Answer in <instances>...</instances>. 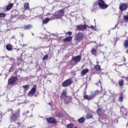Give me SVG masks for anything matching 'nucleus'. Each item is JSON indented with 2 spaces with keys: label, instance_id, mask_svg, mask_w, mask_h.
<instances>
[{
  "label": "nucleus",
  "instance_id": "nucleus-50",
  "mask_svg": "<svg viewBox=\"0 0 128 128\" xmlns=\"http://www.w3.org/2000/svg\"><path fill=\"white\" fill-rule=\"evenodd\" d=\"M48 104L50 105V103H49Z\"/></svg>",
  "mask_w": 128,
  "mask_h": 128
},
{
  "label": "nucleus",
  "instance_id": "nucleus-46",
  "mask_svg": "<svg viewBox=\"0 0 128 128\" xmlns=\"http://www.w3.org/2000/svg\"><path fill=\"white\" fill-rule=\"evenodd\" d=\"M2 58H4V56H2Z\"/></svg>",
  "mask_w": 128,
  "mask_h": 128
},
{
  "label": "nucleus",
  "instance_id": "nucleus-51",
  "mask_svg": "<svg viewBox=\"0 0 128 128\" xmlns=\"http://www.w3.org/2000/svg\"><path fill=\"white\" fill-rule=\"evenodd\" d=\"M6 58H8V56H6Z\"/></svg>",
  "mask_w": 128,
  "mask_h": 128
},
{
  "label": "nucleus",
  "instance_id": "nucleus-52",
  "mask_svg": "<svg viewBox=\"0 0 128 128\" xmlns=\"http://www.w3.org/2000/svg\"><path fill=\"white\" fill-rule=\"evenodd\" d=\"M2 113H1V114H0V116H2Z\"/></svg>",
  "mask_w": 128,
  "mask_h": 128
},
{
  "label": "nucleus",
  "instance_id": "nucleus-23",
  "mask_svg": "<svg viewBox=\"0 0 128 128\" xmlns=\"http://www.w3.org/2000/svg\"><path fill=\"white\" fill-rule=\"evenodd\" d=\"M96 114H98V116H100L102 114V109L100 108H98L97 110Z\"/></svg>",
  "mask_w": 128,
  "mask_h": 128
},
{
  "label": "nucleus",
  "instance_id": "nucleus-31",
  "mask_svg": "<svg viewBox=\"0 0 128 128\" xmlns=\"http://www.w3.org/2000/svg\"><path fill=\"white\" fill-rule=\"evenodd\" d=\"M6 48L8 50H12V47L10 46L9 45H7L6 46Z\"/></svg>",
  "mask_w": 128,
  "mask_h": 128
},
{
  "label": "nucleus",
  "instance_id": "nucleus-41",
  "mask_svg": "<svg viewBox=\"0 0 128 128\" xmlns=\"http://www.w3.org/2000/svg\"><path fill=\"white\" fill-rule=\"evenodd\" d=\"M17 124L18 126H20V122H18Z\"/></svg>",
  "mask_w": 128,
  "mask_h": 128
},
{
  "label": "nucleus",
  "instance_id": "nucleus-20",
  "mask_svg": "<svg viewBox=\"0 0 128 128\" xmlns=\"http://www.w3.org/2000/svg\"><path fill=\"white\" fill-rule=\"evenodd\" d=\"M124 80H120L118 82L119 86H123L124 84Z\"/></svg>",
  "mask_w": 128,
  "mask_h": 128
},
{
  "label": "nucleus",
  "instance_id": "nucleus-44",
  "mask_svg": "<svg viewBox=\"0 0 128 128\" xmlns=\"http://www.w3.org/2000/svg\"><path fill=\"white\" fill-rule=\"evenodd\" d=\"M126 54H128V49L127 50H126Z\"/></svg>",
  "mask_w": 128,
  "mask_h": 128
},
{
  "label": "nucleus",
  "instance_id": "nucleus-11",
  "mask_svg": "<svg viewBox=\"0 0 128 128\" xmlns=\"http://www.w3.org/2000/svg\"><path fill=\"white\" fill-rule=\"evenodd\" d=\"M67 94L68 92H66V90H64L61 94L62 98L63 100H66V98Z\"/></svg>",
  "mask_w": 128,
  "mask_h": 128
},
{
  "label": "nucleus",
  "instance_id": "nucleus-25",
  "mask_svg": "<svg viewBox=\"0 0 128 128\" xmlns=\"http://www.w3.org/2000/svg\"><path fill=\"white\" fill-rule=\"evenodd\" d=\"M22 87L24 88V90H28V88H30V85L28 84L24 85Z\"/></svg>",
  "mask_w": 128,
  "mask_h": 128
},
{
  "label": "nucleus",
  "instance_id": "nucleus-54",
  "mask_svg": "<svg viewBox=\"0 0 128 128\" xmlns=\"http://www.w3.org/2000/svg\"><path fill=\"white\" fill-rule=\"evenodd\" d=\"M23 114H24V113Z\"/></svg>",
  "mask_w": 128,
  "mask_h": 128
},
{
  "label": "nucleus",
  "instance_id": "nucleus-49",
  "mask_svg": "<svg viewBox=\"0 0 128 128\" xmlns=\"http://www.w3.org/2000/svg\"><path fill=\"white\" fill-rule=\"evenodd\" d=\"M32 35L34 36V33H32Z\"/></svg>",
  "mask_w": 128,
  "mask_h": 128
},
{
  "label": "nucleus",
  "instance_id": "nucleus-12",
  "mask_svg": "<svg viewBox=\"0 0 128 128\" xmlns=\"http://www.w3.org/2000/svg\"><path fill=\"white\" fill-rule=\"evenodd\" d=\"M84 100H90L94 98V96L92 95H84Z\"/></svg>",
  "mask_w": 128,
  "mask_h": 128
},
{
  "label": "nucleus",
  "instance_id": "nucleus-7",
  "mask_svg": "<svg viewBox=\"0 0 128 128\" xmlns=\"http://www.w3.org/2000/svg\"><path fill=\"white\" fill-rule=\"evenodd\" d=\"M128 6L126 4L122 3L120 5V10L124 12V10H126L128 9Z\"/></svg>",
  "mask_w": 128,
  "mask_h": 128
},
{
  "label": "nucleus",
  "instance_id": "nucleus-10",
  "mask_svg": "<svg viewBox=\"0 0 128 128\" xmlns=\"http://www.w3.org/2000/svg\"><path fill=\"white\" fill-rule=\"evenodd\" d=\"M46 120L49 124H56V120L54 118H48Z\"/></svg>",
  "mask_w": 128,
  "mask_h": 128
},
{
  "label": "nucleus",
  "instance_id": "nucleus-34",
  "mask_svg": "<svg viewBox=\"0 0 128 128\" xmlns=\"http://www.w3.org/2000/svg\"><path fill=\"white\" fill-rule=\"evenodd\" d=\"M118 102H122V100H124V98L122 96L119 97L118 98Z\"/></svg>",
  "mask_w": 128,
  "mask_h": 128
},
{
  "label": "nucleus",
  "instance_id": "nucleus-9",
  "mask_svg": "<svg viewBox=\"0 0 128 128\" xmlns=\"http://www.w3.org/2000/svg\"><path fill=\"white\" fill-rule=\"evenodd\" d=\"M80 59H81L80 56H73L72 58V60H74V62L75 64H78V62H80Z\"/></svg>",
  "mask_w": 128,
  "mask_h": 128
},
{
  "label": "nucleus",
  "instance_id": "nucleus-27",
  "mask_svg": "<svg viewBox=\"0 0 128 128\" xmlns=\"http://www.w3.org/2000/svg\"><path fill=\"white\" fill-rule=\"evenodd\" d=\"M124 48H128V40H125L124 43Z\"/></svg>",
  "mask_w": 128,
  "mask_h": 128
},
{
  "label": "nucleus",
  "instance_id": "nucleus-13",
  "mask_svg": "<svg viewBox=\"0 0 128 128\" xmlns=\"http://www.w3.org/2000/svg\"><path fill=\"white\" fill-rule=\"evenodd\" d=\"M120 112L123 116H128L126 110L124 107H122V108H120Z\"/></svg>",
  "mask_w": 128,
  "mask_h": 128
},
{
  "label": "nucleus",
  "instance_id": "nucleus-24",
  "mask_svg": "<svg viewBox=\"0 0 128 128\" xmlns=\"http://www.w3.org/2000/svg\"><path fill=\"white\" fill-rule=\"evenodd\" d=\"M91 52H92V54H94V56H96V49L92 48V50Z\"/></svg>",
  "mask_w": 128,
  "mask_h": 128
},
{
  "label": "nucleus",
  "instance_id": "nucleus-29",
  "mask_svg": "<svg viewBox=\"0 0 128 128\" xmlns=\"http://www.w3.org/2000/svg\"><path fill=\"white\" fill-rule=\"evenodd\" d=\"M86 118L88 120V118H92V115L90 114H88Z\"/></svg>",
  "mask_w": 128,
  "mask_h": 128
},
{
  "label": "nucleus",
  "instance_id": "nucleus-35",
  "mask_svg": "<svg viewBox=\"0 0 128 128\" xmlns=\"http://www.w3.org/2000/svg\"><path fill=\"white\" fill-rule=\"evenodd\" d=\"M48 55H45L44 56L42 60H48Z\"/></svg>",
  "mask_w": 128,
  "mask_h": 128
},
{
  "label": "nucleus",
  "instance_id": "nucleus-14",
  "mask_svg": "<svg viewBox=\"0 0 128 128\" xmlns=\"http://www.w3.org/2000/svg\"><path fill=\"white\" fill-rule=\"evenodd\" d=\"M86 25H80L77 26V30H84L86 28Z\"/></svg>",
  "mask_w": 128,
  "mask_h": 128
},
{
  "label": "nucleus",
  "instance_id": "nucleus-19",
  "mask_svg": "<svg viewBox=\"0 0 128 128\" xmlns=\"http://www.w3.org/2000/svg\"><path fill=\"white\" fill-rule=\"evenodd\" d=\"M88 72H89L88 69H84L81 72V74H82V76H84V74H88Z\"/></svg>",
  "mask_w": 128,
  "mask_h": 128
},
{
  "label": "nucleus",
  "instance_id": "nucleus-36",
  "mask_svg": "<svg viewBox=\"0 0 128 128\" xmlns=\"http://www.w3.org/2000/svg\"><path fill=\"white\" fill-rule=\"evenodd\" d=\"M96 86H100L102 88V83L100 82V80H99L98 82L96 83Z\"/></svg>",
  "mask_w": 128,
  "mask_h": 128
},
{
  "label": "nucleus",
  "instance_id": "nucleus-53",
  "mask_svg": "<svg viewBox=\"0 0 128 128\" xmlns=\"http://www.w3.org/2000/svg\"><path fill=\"white\" fill-rule=\"evenodd\" d=\"M116 82H114V84Z\"/></svg>",
  "mask_w": 128,
  "mask_h": 128
},
{
  "label": "nucleus",
  "instance_id": "nucleus-18",
  "mask_svg": "<svg viewBox=\"0 0 128 128\" xmlns=\"http://www.w3.org/2000/svg\"><path fill=\"white\" fill-rule=\"evenodd\" d=\"M78 122L79 124H84V122H86V118H84V117H82L78 119Z\"/></svg>",
  "mask_w": 128,
  "mask_h": 128
},
{
  "label": "nucleus",
  "instance_id": "nucleus-37",
  "mask_svg": "<svg viewBox=\"0 0 128 128\" xmlns=\"http://www.w3.org/2000/svg\"><path fill=\"white\" fill-rule=\"evenodd\" d=\"M124 20H128V15L124 16Z\"/></svg>",
  "mask_w": 128,
  "mask_h": 128
},
{
  "label": "nucleus",
  "instance_id": "nucleus-42",
  "mask_svg": "<svg viewBox=\"0 0 128 128\" xmlns=\"http://www.w3.org/2000/svg\"><path fill=\"white\" fill-rule=\"evenodd\" d=\"M116 28V25L115 26L114 28H112V30H114V28Z\"/></svg>",
  "mask_w": 128,
  "mask_h": 128
},
{
  "label": "nucleus",
  "instance_id": "nucleus-40",
  "mask_svg": "<svg viewBox=\"0 0 128 128\" xmlns=\"http://www.w3.org/2000/svg\"><path fill=\"white\" fill-rule=\"evenodd\" d=\"M90 28H92V30H94V26H90Z\"/></svg>",
  "mask_w": 128,
  "mask_h": 128
},
{
  "label": "nucleus",
  "instance_id": "nucleus-8",
  "mask_svg": "<svg viewBox=\"0 0 128 128\" xmlns=\"http://www.w3.org/2000/svg\"><path fill=\"white\" fill-rule=\"evenodd\" d=\"M82 36H84L82 33L78 32L76 34L74 38V40H82Z\"/></svg>",
  "mask_w": 128,
  "mask_h": 128
},
{
  "label": "nucleus",
  "instance_id": "nucleus-47",
  "mask_svg": "<svg viewBox=\"0 0 128 128\" xmlns=\"http://www.w3.org/2000/svg\"><path fill=\"white\" fill-rule=\"evenodd\" d=\"M10 111H12V110L10 109L9 110H8V112H10Z\"/></svg>",
  "mask_w": 128,
  "mask_h": 128
},
{
  "label": "nucleus",
  "instance_id": "nucleus-16",
  "mask_svg": "<svg viewBox=\"0 0 128 128\" xmlns=\"http://www.w3.org/2000/svg\"><path fill=\"white\" fill-rule=\"evenodd\" d=\"M72 40V37L71 36H69L63 40L64 42H70Z\"/></svg>",
  "mask_w": 128,
  "mask_h": 128
},
{
  "label": "nucleus",
  "instance_id": "nucleus-2",
  "mask_svg": "<svg viewBox=\"0 0 128 128\" xmlns=\"http://www.w3.org/2000/svg\"><path fill=\"white\" fill-rule=\"evenodd\" d=\"M98 6L100 8H101V10H106V8H108V5L106 4H104V0H99L98 2Z\"/></svg>",
  "mask_w": 128,
  "mask_h": 128
},
{
  "label": "nucleus",
  "instance_id": "nucleus-17",
  "mask_svg": "<svg viewBox=\"0 0 128 128\" xmlns=\"http://www.w3.org/2000/svg\"><path fill=\"white\" fill-rule=\"evenodd\" d=\"M24 10H30V4L28 2L24 4Z\"/></svg>",
  "mask_w": 128,
  "mask_h": 128
},
{
  "label": "nucleus",
  "instance_id": "nucleus-48",
  "mask_svg": "<svg viewBox=\"0 0 128 128\" xmlns=\"http://www.w3.org/2000/svg\"><path fill=\"white\" fill-rule=\"evenodd\" d=\"M28 112H30L28 111V112H26L27 114H28Z\"/></svg>",
  "mask_w": 128,
  "mask_h": 128
},
{
  "label": "nucleus",
  "instance_id": "nucleus-26",
  "mask_svg": "<svg viewBox=\"0 0 128 128\" xmlns=\"http://www.w3.org/2000/svg\"><path fill=\"white\" fill-rule=\"evenodd\" d=\"M94 68L98 72H100V66L98 65H96L94 66Z\"/></svg>",
  "mask_w": 128,
  "mask_h": 128
},
{
  "label": "nucleus",
  "instance_id": "nucleus-43",
  "mask_svg": "<svg viewBox=\"0 0 128 128\" xmlns=\"http://www.w3.org/2000/svg\"><path fill=\"white\" fill-rule=\"evenodd\" d=\"M56 0V2H60V0Z\"/></svg>",
  "mask_w": 128,
  "mask_h": 128
},
{
  "label": "nucleus",
  "instance_id": "nucleus-5",
  "mask_svg": "<svg viewBox=\"0 0 128 128\" xmlns=\"http://www.w3.org/2000/svg\"><path fill=\"white\" fill-rule=\"evenodd\" d=\"M16 80H18V78L16 76H12L8 80V84L10 86L14 84V83Z\"/></svg>",
  "mask_w": 128,
  "mask_h": 128
},
{
  "label": "nucleus",
  "instance_id": "nucleus-38",
  "mask_svg": "<svg viewBox=\"0 0 128 128\" xmlns=\"http://www.w3.org/2000/svg\"><path fill=\"white\" fill-rule=\"evenodd\" d=\"M66 34H68V36H72V32H67L66 33Z\"/></svg>",
  "mask_w": 128,
  "mask_h": 128
},
{
  "label": "nucleus",
  "instance_id": "nucleus-4",
  "mask_svg": "<svg viewBox=\"0 0 128 128\" xmlns=\"http://www.w3.org/2000/svg\"><path fill=\"white\" fill-rule=\"evenodd\" d=\"M36 92V85H34L33 88L31 89V90L29 92L28 94V96H34V94Z\"/></svg>",
  "mask_w": 128,
  "mask_h": 128
},
{
  "label": "nucleus",
  "instance_id": "nucleus-30",
  "mask_svg": "<svg viewBox=\"0 0 128 128\" xmlns=\"http://www.w3.org/2000/svg\"><path fill=\"white\" fill-rule=\"evenodd\" d=\"M64 116L63 115H62V114H58L56 115V118H60Z\"/></svg>",
  "mask_w": 128,
  "mask_h": 128
},
{
  "label": "nucleus",
  "instance_id": "nucleus-39",
  "mask_svg": "<svg viewBox=\"0 0 128 128\" xmlns=\"http://www.w3.org/2000/svg\"><path fill=\"white\" fill-rule=\"evenodd\" d=\"M12 70H14V68H12V67L10 68L9 72H12Z\"/></svg>",
  "mask_w": 128,
  "mask_h": 128
},
{
  "label": "nucleus",
  "instance_id": "nucleus-21",
  "mask_svg": "<svg viewBox=\"0 0 128 128\" xmlns=\"http://www.w3.org/2000/svg\"><path fill=\"white\" fill-rule=\"evenodd\" d=\"M48 22H50V19L48 18H45L42 21L43 24H48Z\"/></svg>",
  "mask_w": 128,
  "mask_h": 128
},
{
  "label": "nucleus",
  "instance_id": "nucleus-32",
  "mask_svg": "<svg viewBox=\"0 0 128 128\" xmlns=\"http://www.w3.org/2000/svg\"><path fill=\"white\" fill-rule=\"evenodd\" d=\"M68 128H74V124H70L67 125Z\"/></svg>",
  "mask_w": 128,
  "mask_h": 128
},
{
  "label": "nucleus",
  "instance_id": "nucleus-55",
  "mask_svg": "<svg viewBox=\"0 0 128 128\" xmlns=\"http://www.w3.org/2000/svg\"><path fill=\"white\" fill-rule=\"evenodd\" d=\"M30 128H32V127H30Z\"/></svg>",
  "mask_w": 128,
  "mask_h": 128
},
{
  "label": "nucleus",
  "instance_id": "nucleus-3",
  "mask_svg": "<svg viewBox=\"0 0 128 128\" xmlns=\"http://www.w3.org/2000/svg\"><path fill=\"white\" fill-rule=\"evenodd\" d=\"M72 84V80L68 79L62 82V86L64 88H66V86H70Z\"/></svg>",
  "mask_w": 128,
  "mask_h": 128
},
{
  "label": "nucleus",
  "instance_id": "nucleus-6",
  "mask_svg": "<svg viewBox=\"0 0 128 128\" xmlns=\"http://www.w3.org/2000/svg\"><path fill=\"white\" fill-rule=\"evenodd\" d=\"M54 16L56 18H60L64 16V10L56 12L54 14Z\"/></svg>",
  "mask_w": 128,
  "mask_h": 128
},
{
  "label": "nucleus",
  "instance_id": "nucleus-28",
  "mask_svg": "<svg viewBox=\"0 0 128 128\" xmlns=\"http://www.w3.org/2000/svg\"><path fill=\"white\" fill-rule=\"evenodd\" d=\"M100 94V91L96 90L95 91L94 93H93L92 94L94 96V98H96V96H97V94Z\"/></svg>",
  "mask_w": 128,
  "mask_h": 128
},
{
  "label": "nucleus",
  "instance_id": "nucleus-1",
  "mask_svg": "<svg viewBox=\"0 0 128 128\" xmlns=\"http://www.w3.org/2000/svg\"><path fill=\"white\" fill-rule=\"evenodd\" d=\"M20 112L19 110H18L15 114H14L12 112V115L10 116L11 122H14L17 120H18V118H20Z\"/></svg>",
  "mask_w": 128,
  "mask_h": 128
},
{
  "label": "nucleus",
  "instance_id": "nucleus-33",
  "mask_svg": "<svg viewBox=\"0 0 128 128\" xmlns=\"http://www.w3.org/2000/svg\"><path fill=\"white\" fill-rule=\"evenodd\" d=\"M6 14L1 12L0 13V18H6Z\"/></svg>",
  "mask_w": 128,
  "mask_h": 128
},
{
  "label": "nucleus",
  "instance_id": "nucleus-45",
  "mask_svg": "<svg viewBox=\"0 0 128 128\" xmlns=\"http://www.w3.org/2000/svg\"><path fill=\"white\" fill-rule=\"evenodd\" d=\"M124 62H126V58H124Z\"/></svg>",
  "mask_w": 128,
  "mask_h": 128
},
{
  "label": "nucleus",
  "instance_id": "nucleus-15",
  "mask_svg": "<svg viewBox=\"0 0 128 128\" xmlns=\"http://www.w3.org/2000/svg\"><path fill=\"white\" fill-rule=\"evenodd\" d=\"M12 6H14V4L12 3L10 4L8 6H6V10L7 12L8 10H10L11 8H12Z\"/></svg>",
  "mask_w": 128,
  "mask_h": 128
},
{
  "label": "nucleus",
  "instance_id": "nucleus-22",
  "mask_svg": "<svg viewBox=\"0 0 128 128\" xmlns=\"http://www.w3.org/2000/svg\"><path fill=\"white\" fill-rule=\"evenodd\" d=\"M31 28H32V26L30 24H28L25 26V30H30Z\"/></svg>",
  "mask_w": 128,
  "mask_h": 128
}]
</instances>
